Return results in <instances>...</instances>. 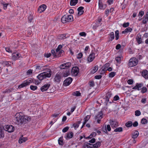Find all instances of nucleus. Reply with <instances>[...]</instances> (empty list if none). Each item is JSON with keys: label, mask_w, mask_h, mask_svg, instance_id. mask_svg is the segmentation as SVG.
I'll return each instance as SVG.
<instances>
[{"label": "nucleus", "mask_w": 148, "mask_h": 148, "mask_svg": "<svg viewBox=\"0 0 148 148\" xmlns=\"http://www.w3.org/2000/svg\"><path fill=\"white\" fill-rule=\"evenodd\" d=\"M73 136V133L72 132H68L66 134V137L69 138H72Z\"/></svg>", "instance_id": "nucleus-28"}, {"label": "nucleus", "mask_w": 148, "mask_h": 148, "mask_svg": "<svg viewBox=\"0 0 148 148\" xmlns=\"http://www.w3.org/2000/svg\"><path fill=\"white\" fill-rule=\"evenodd\" d=\"M101 142L100 141H98L95 144L92 145V148H98L101 145Z\"/></svg>", "instance_id": "nucleus-22"}, {"label": "nucleus", "mask_w": 148, "mask_h": 148, "mask_svg": "<svg viewBox=\"0 0 148 148\" xmlns=\"http://www.w3.org/2000/svg\"><path fill=\"white\" fill-rule=\"evenodd\" d=\"M9 62L8 61H2V62H1V63L2 64L4 65V66H6L8 67L10 65Z\"/></svg>", "instance_id": "nucleus-34"}, {"label": "nucleus", "mask_w": 148, "mask_h": 148, "mask_svg": "<svg viewBox=\"0 0 148 148\" xmlns=\"http://www.w3.org/2000/svg\"><path fill=\"white\" fill-rule=\"evenodd\" d=\"M76 108V106H74L72 107L71 108V113H72L75 110Z\"/></svg>", "instance_id": "nucleus-63"}, {"label": "nucleus", "mask_w": 148, "mask_h": 148, "mask_svg": "<svg viewBox=\"0 0 148 148\" xmlns=\"http://www.w3.org/2000/svg\"><path fill=\"white\" fill-rule=\"evenodd\" d=\"M132 125L134 127H136L138 125V123L137 121H135L132 124Z\"/></svg>", "instance_id": "nucleus-59"}, {"label": "nucleus", "mask_w": 148, "mask_h": 148, "mask_svg": "<svg viewBox=\"0 0 148 148\" xmlns=\"http://www.w3.org/2000/svg\"><path fill=\"white\" fill-rule=\"evenodd\" d=\"M102 118V112H99V114H98L97 116H95V119H101Z\"/></svg>", "instance_id": "nucleus-30"}, {"label": "nucleus", "mask_w": 148, "mask_h": 148, "mask_svg": "<svg viewBox=\"0 0 148 148\" xmlns=\"http://www.w3.org/2000/svg\"><path fill=\"white\" fill-rule=\"evenodd\" d=\"M79 71V68L78 67H73L71 70V73L74 75L77 76Z\"/></svg>", "instance_id": "nucleus-10"}, {"label": "nucleus", "mask_w": 148, "mask_h": 148, "mask_svg": "<svg viewBox=\"0 0 148 148\" xmlns=\"http://www.w3.org/2000/svg\"><path fill=\"white\" fill-rule=\"evenodd\" d=\"M143 86V84L142 83H137L136 86L133 87L132 89L134 90L137 89L138 90H139L141 89V88Z\"/></svg>", "instance_id": "nucleus-15"}, {"label": "nucleus", "mask_w": 148, "mask_h": 148, "mask_svg": "<svg viewBox=\"0 0 148 148\" xmlns=\"http://www.w3.org/2000/svg\"><path fill=\"white\" fill-rule=\"evenodd\" d=\"M122 56L120 57L119 56H117L115 58V60L116 62L119 64H120L121 60V57ZM123 58V57H122Z\"/></svg>", "instance_id": "nucleus-31"}, {"label": "nucleus", "mask_w": 148, "mask_h": 148, "mask_svg": "<svg viewBox=\"0 0 148 148\" xmlns=\"http://www.w3.org/2000/svg\"><path fill=\"white\" fill-rule=\"evenodd\" d=\"M69 127H66L64 128L63 129V130H62V131L64 133L66 132L67 131L69 130Z\"/></svg>", "instance_id": "nucleus-52"}, {"label": "nucleus", "mask_w": 148, "mask_h": 148, "mask_svg": "<svg viewBox=\"0 0 148 148\" xmlns=\"http://www.w3.org/2000/svg\"><path fill=\"white\" fill-rule=\"evenodd\" d=\"M116 75V72H112L110 73L109 75V77H113Z\"/></svg>", "instance_id": "nucleus-44"}, {"label": "nucleus", "mask_w": 148, "mask_h": 148, "mask_svg": "<svg viewBox=\"0 0 148 148\" xmlns=\"http://www.w3.org/2000/svg\"><path fill=\"white\" fill-rule=\"evenodd\" d=\"M43 67H41L39 65H37L36 66V69L42 70L43 69Z\"/></svg>", "instance_id": "nucleus-61"}, {"label": "nucleus", "mask_w": 148, "mask_h": 148, "mask_svg": "<svg viewBox=\"0 0 148 148\" xmlns=\"http://www.w3.org/2000/svg\"><path fill=\"white\" fill-rule=\"evenodd\" d=\"M81 123V121H79L75 123H74L73 124V126L74 128L75 129H76L79 126V124Z\"/></svg>", "instance_id": "nucleus-27"}, {"label": "nucleus", "mask_w": 148, "mask_h": 148, "mask_svg": "<svg viewBox=\"0 0 148 148\" xmlns=\"http://www.w3.org/2000/svg\"><path fill=\"white\" fill-rule=\"evenodd\" d=\"M30 88L31 90L34 91L37 89L38 87L36 86L31 85L30 86Z\"/></svg>", "instance_id": "nucleus-42"}, {"label": "nucleus", "mask_w": 148, "mask_h": 148, "mask_svg": "<svg viewBox=\"0 0 148 148\" xmlns=\"http://www.w3.org/2000/svg\"><path fill=\"white\" fill-rule=\"evenodd\" d=\"M78 0H71L70 4L71 5H75L77 3Z\"/></svg>", "instance_id": "nucleus-33"}, {"label": "nucleus", "mask_w": 148, "mask_h": 148, "mask_svg": "<svg viewBox=\"0 0 148 148\" xmlns=\"http://www.w3.org/2000/svg\"><path fill=\"white\" fill-rule=\"evenodd\" d=\"M135 115L136 116H140L141 114V112L139 110H136L135 112Z\"/></svg>", "instance_id": "nucleus-48"}, {"label": "nucleus", "mask_w": 148, "mask_h": 148, "mask_svg": "<svg viewBox=\"0 0 148 148\" xmlns=\"http://www.w3.org/2000/svg\"><path fill=\"white\" fill-rule=\"evenodd\" d=\"M89 49V47L88 46H86L84 50V52L85 53V54L87 55V53L88 52V50Z\"/></svg>", "instance_id": "nucleus-51"}, {"label": "nucleus", "mask_w": 148, "mask_h": 148, "mask_svg": "<svg viewBox=\"0 0 148 148\" xmlns=\"http://www.w3.org/2000/svg\"><path fill=\"white\" fill-rule=\"evenodd\" d=\"M106 128L107 130V131H108L109 132L111 130V128L110 127V125H108L106 127Z\"/></svg>", "instance_id": "nucleus-58"}, {"label": "nucleus", "mask_w": 148, "mask_h": 148, "mask_svg": "<svg viewBox=\"0 0 148 148\" xmlns=\"http://www.w3.org/2000/svg\"><path fill=\"white\" fill-rule=\"evenodd\" d=\"M98 5L99 8L101 10H104L106 8L107 6L106 4H103L102 0H99Z\"/></svg>", "instance_id": "nucleus-14"}, {"label": "nucleus", "mask_w": 148, "mask_h": 148, "mask_svg": "<svg viewBox=\"0 0 148 148\" xmlns=\"http://www.w3.org/2000/svg\"><path fill=\"white\" fill-rule=\"evenodd\" d=\"M119 99V97L118 95H115L114 97V101H117Z\"/></svg>", "instance_id": "nucleus-56"}, {"label": "nucleus", "mask_w": 148, "mask_h": 148, "mask_svg": "<svg viewBox=\"0 0 148 148\" xmlns=\"http://www.w3.org/2000/svg\"><path fill=\"white\" fill-rule=\"evenodd\" d=\"M70 74L69 69H66L65 72L62 73V76L63 77H66L69 75Z\"/></svg>", "instance_id": "nucleus-23"}, {"label": "nucleus", "mask_w": 148, "mask_h": 148, "mask_svg": "<svg viewBox=\"0 0 148 148\" xmlns=\"http://www.w3.org/2000/svg\"><path fill=\"white\" fill-rule=\"evenodd\" d=\"M5 49L6 51L9 53H12V51L11 49H10V48L8 47H5Z\"/></svg>", "instance_id": "nucleus-54"}, {"label": "nucleus", "mask_w": 148, "mask_h": 148, "mask_svg": "<svg viewBox=\"0 0 148 148\" xmlns=\"http://www.w3.org/2000/svg\"><path fill=\"white\" fill-rule=\"evenodd\" d=\"M102 77V76L100 75H97L95 76L94 77L95 79H100Z\"/></svg>", "instance_id": "nucleus-53"}, {"label": "nucleus", "mask_w": 148, "mask_h": 148, "mask_svg": "<svg viewBox=\"0 0 148 148\" xmlns=\"http://www.w3.org/2000/svg\"><path fill=\"white\" fill-rule=\"evenodd\" d=\"M73 80L72 78L69 77L67 78L64 81V86H67L69 85L71 83Z\"/></svg>", "instance_id": "nucleus-11"}, {"label": "nucleus", "mask_w": 148, "mask_h": 148, "mask_svg": "<svg viewBox=\"0 0 148 148\" xmlns=\"http://www.w3.org/2000/svg\"><path fill=\"white\" fill-rule=\"evenodd\" d=\"M132 30V29L130 27H128L126 28L124 31H122V34H125L127 33L131 32Z\"/></svg>", "instance_id": "nucleus-24"}, {"label": "nucleus", "mask_w": 148, "mask_h": 148, "mask_svg": "<svg viewBox=\"0 0 148 148\" xmlns=\"http://www.w3.org/2000/svg\"><path fill=\"white\" fill-rule=\"evenodd\" d=\"M130 23L129 22L124 23L123 25V26L124 27H126L129 26Z\"/></svg>", "instance_id": "nucleus-50"}, {"label": "nucleus", "mask_w": 148, "mask_h": 148, "mask_svg": "<svg viewBox=\"0 0 148 148\" xmlns=\"http://www.w3.org/2000/svg\"><path fill=\"white\" fill-rule=\"evenodd\" d=\"M133 81L132 79H129L127 81V82L129 84H132L133 83Z\"/></svg>", "instance_id": "nucleus-57"}, {"label": "nucleus", "mask_w": 148, "mask_h": 148, "mask_svg": "<svg viewBox=\"0 0 148 148\" xmlns=\"http://www.w3.org/2000/svg\"><path fill=\"white\" fill-rule=\"evenodd\" d=\"M98 66L97 65L95 66L90 71V73L94 74L98 70Z\"/></svg>", "instance_id": "nucleus-25"}, {"label": "nucleus", "mask_w": 148, "mask_h": 148, "mask_svg": "<svg viewBox=\"0 0 148 148\" xmlns=\"http://www.w3.org/2000/svg\"><path fill=\"white\" fill-rule=\"evenodd\" d=\"M148 21V18L144 16L142 23L143 24H146Z\"/></svg>", "instance_id": "nucleus-40"}, {"label": "nucleus", "mask_w": 148, "mask_h": 148, "mask_svg": "<svg viewBox=\"0 0 148 148\" xmlns=\"http://www.w3.org/2000/svg\"><path fill=\"white\" fill-rule=\"evenodd\" d=\"M3 128L5 131L10 133L13 132L15 130L14 127L12 125H6Z\"/></svg>", "instance_id": "nucleus-6"}, {"label": "nucleus", "mask_w": 148, "mask_h": 148, "mask_svg": "<svg viewBox=\"0 0 148 148\" xmlns=\"http://www.w3.org/2000/svg\"><path fill=\"white\" fill-rule=\"evenodd\" d=\"M14 117L15 123L19 125H21L23 123L29 122L31 120L30 116L25 115L22 112L17 113L15 115Z\"/></svg>", "instance_id": "nucleus-1"}, {"label": "nucleus", "mask_w": 148, "mask_h": 148, "mask_svg": "<svg viewBox=\"0 0 148 148\" xmlns=\"http://www.w3.org/2000/svg\"><path fill=\"white\" fill-rule=\"evenodd\" d=\"M136 39L139 44L141 43L142 42L141 36L140 34H138L137 35L136 38Z\"/></svg>", "instance_id": "nucleus-18"}, {"label": "nucleus", "mask_w": 148, "mask_h": 148, "mask_svg": "<svg viewBox=\"0 0 148 148\" xmlns=\"http://www.w3.org/2000/svg\"><path fill=\"white\" fill-rule=\"evenodd\" d=\"M73 17L72 15H64L61 18V21L63 23L70 22L73 21Z\"/></svg>", "instance_id": "nucleus-3"}, {"label": "nucleus", "mask_w": 148, "mask_h": 148, "mask_svg": "<svg viewBox=\"0 0 148 148\" xmlns=\"http://www.w3.org/2000/svg\"><path fill=\"white\" fill-rule=\"evenodd\" d=\"M46 6L45 4H42L38 8V11L39 13H41L44 11L46 8Z\"/></svg>", "instance_id": "nucleus-16"}, {"label": "nucleus", "mask_w": 148, "mask_h": 148, "mask_svg": "<svg viewBox=\"0 0 148 148\" xmlns=\"http://www.w3.org/2000/svg\"><path fill=\"white\" fill-rule=\"evenodd\" d=\"M102 130L103 131L105 134H108V133L107 132L106 125H103L102 128Z\"/></svg>", "instance_id": "nucleus-36"}, {"label": "nucleus", "mask_w": 148, "mask_h": 148, "mask_svg": "<svg viewBox=\"0 0 148 148\" xmlns=\"http://www.w3.org/2000/svg\"><path fill=\"white\" fill-rule=\"evenodd\" d=\"M61 74H60V73H57L54 78V81L55 82L59 83L61 81V79L62 77Z\"/></svg>", "instance_id": "nucleus-12"}, {"label": "nucleus", "mask_w": 148, "mask_h": 148, "mask_svg": "<svg viewBox=\"0 0 148 148\" xmlns=\"http://www.w3.org/2000/svg\"><path fill=\"white\" fill-rule=\"evenodd\" d=\"M92 56H88V61L89 62H91L95 58L94 56L93 57Z\"/></svg>", "instance_id": "nucleus-46"}, {"label": "nucleus", "mask_w": 148, "mask_h": 148, "mask_svg": "<svg viewBox=\"0 0 148 148\" xmlns=\"http://www.w3.org/2000/svg\"><path fill=\"white\" fill-rule=\"evenodd\" d=\"M147 122V121L146 119L145 118H143L142 119L141 121V123L142 124H145Z\"/></svg>", "instance_id": "nucleus-49"}, {"label": "nucleus", "mask_w": 148, "mask_h": 148, "mask_svg": "<svg viewBox=\"0 0 148 148\" xmlns=\"http://www.w3.org/2000/svg\"><path fill=\"white\" fill-rule=\"evenodd\" d=\"M4 137L3 131L0 128V138H3Z\"/></svg>", "instance_id": "nucleus-41"}, {"label": "nucleus", "mask_w": 148, "mask_h": 148, "mask_svg": "<svg viewBox=\"0 0 148 148\" xmlns=\"http://www.w3.org/2000/svg\"><path fill=\"white\" fill-rule=\"evenodd\" d=\"M141 92L142 93H145L147 91V89L145 87H143L142 88H141Z\"/></svg>", "instance_id": "nucleus-45"}, {"label": "nucleus", "mask_w": 148, "mask_h": 148, "mask_svg": "<svg viewBox=\"0 0 148 148\" xmlns=\"http://www.w3.org/2000/svg\"><path fill=\"white\" fill-rule=\"evenodd\" d=\"M72 94L73 95L76 96H80L81 95L80 93L78 91H76L73 92Z\"/></svg>", "instance_id": "nucleus-43"}, {"label": "nucleus", "mask_w": 148, "mask_h": 148, "mask_svg": "<svg viewBox=\"0 0 148 148\" xmlns=\"http://www.w3.org/2000/svg\"><path fill=\"white\" fill-rule=\"evenodd\" d=\"M112 95L111 92H108L105 96L106 98V102L107 103L109 101V99L111 97V95Z\"/></svg>", "instance_id": "nucleus-19"}, {"label": "nucleus", "mask_w": 148, "mask_h": 148, "mask_svg": "<svg viewBox=\"0 0 148 148\" xmlns=\"http://www.w3.org/2000/svg\"><path fill=\"white\" fill-rule=\"evenodd\" d=\"M138 62V60L137 58L133 57L130 60L128 64V66L129 67H133L137 65Z\"/></svg>", "instance_id": "nucleus-4"}, {"label": "nucleus", "mask_w": 148, "mask_h": 148, "mask_svg": "<svg viewBox=\"0 0 148 148\" xmlns=\"http://www.w3.org/2000/svg\"><path fill=\"white\" fill-rule=\"evenodd\" d=\"M96 141V139L95 138H92L91 140H89V142L90 143H94Z\"/></svg>", "instance_id": "nucleus-55"}, {"label": "nucleus", "mask_w": 148, "mask_h": 148, "mask_svg": "<svg viewBox=\"0 0 148 148\" xmlns=\"http://www.w3.org/2000/svg\"><path fill=\"white\" fill-rule=\"evenodd\" d=\"M58 143L60 145H63L64 144L63 140V137L62 136L60 137L58 140Z\"/></svg>", "instance_id": "nucleus-29"}, {"label": "nucleus", "mask_w": 148, "mask_h": 148, "mask_svg": "<svg viewBox=\"0 0 148 148\" xmlns=\"http://www.w3.org/2000/svg\"><path fill=\"white\" fill-rule=\"evenodd\" d=\"M110 37V40L112 41L114 38V35L113 32H111L109 34Z\"/></svg>", "instance_id": "nucleus-37"}, {"label": "nucleus", "mask_w": 148, "mask_h": 148, "mask_svg": "<svg viewBox=\"0 0 148 148\" xmlns=\"http://www.w3.org/2000/svg\"><path fill=\"white\" fill-rule=\"evenodd\" d=\"M143 76L146 79H148V71L146 70H143L142 74Z\"/></svg>", "instance_id": "nucleus-21"}, {"label": "nucleus", "mask_w": 148, "mask_h": 148, "mask_svg": "<svg viewBox=\"0 0 148 148\" xmlns=\"http://www.w3.org/2000/svg\"><path fill=\"white\" fill-rule=\"evenodd\" d=\"M11 58L14 61L18 59L20 57L19 56H10Z\"/></svg>", "instance_id": "nucleus-47"}, {"label": "nucleus", "mask_w": 148, "mask_h": 148, "mask_svg": "<svg viewBox=\"0 0 148 148\" xmlns=\"http://www.w3.org/2000/svg\"><path fill=\"white\" fill-rule=\"evenodd\" d=\"M33 82V80L32 79H28L23 81V82L18 86V88H21L24 87Z\"/></svg>", "instance_id": "nucleus-5"}, {"label": "nucleus", "mask_w": 148, "mask_h": 148, "mask_svg": "<svg viewBox=\"0 0 148 148\" xmlns=\"http://www.w3.org/2000/svg\"><path fill=\"white\" fill-rule=\"evenodd\" d=\"M115 40H118L119 37V30H116L115 32Z\"/></svg>", "instance_id": "nucleus-39"}, {"label": "nucleus", "mask_w": 148, "mask_h": 148, "mask_svg": "<svg viewBox=\"0 0 148 148\" xmlns=\"http://www.w3.org/2000/svg\"><path fill=\"white\" fill-rule=\"evenodd\" d=\"M32 71L31 69L29 70L27 72V75H29L31 74L32 73Z\"/></svg>", "instance_id": "nucleus-64"}, {"label": "nucleus", "mask_w": 148, "mask_h": 148, "mask_svg": "<svg viewBox=\"0 0 148 148\" xmlns=\"http://www.w3.org/2000/svg\"><path fill=\"white\" fill-rule=\"evenodd\" d=\"M60 45L58 46L56 49V54L60 55H63V54L64 53V51L63 50L61 49L63 47L62 45Z\"/></svg>", "instance_id": "nucleus-7"}, {"label": "nucleus", "mask_w": 148, "mask_h": 148, "mask_svg": "<svg viewBox=\"0 0 148 148\" xmlns=\"http://www.w3.org/2000/svg\"><path fill=\"white\" fill-rule=\"evenodd\" d=\"M132 125V123L131 121H128L125 124V126L127 127H131Z\"/></svg>", "instance_id": "nucleus-38"}, {"label": "nucleus", "mask_w": 148, "mask_h": 148, "mask_svg": "<svg viewBox=\"0 0 148 148\" xmlns=\"http://www.w3.org/2000/svg\"><path fill=\"white\" fill-rule=\"evenodd\" d=\"M139 132L138 131H135L132 135V137L134 139L137 138L139 135Z\"/></svg>", "instance_id": "nucleus-26"}, {"label": "nucleus", "mask_w": 148, "mask_h": 148, "mask_svg": "<svg viewBox=\"0 0 148 148\" xmlns=\"http://www.w3.org/2000/svg\"><path fill=\"white\" fill-rule=\"evenodd\" d=\"M79 34L81 36H85L86 35V33L84 32L80 33Z\"/></svg>", "instance_id": "nucleus-60"}, {"label": "nucleus", "mask_w": 148, "mask_h": 148, "mask_svg": "<svg viewBox=\"0 0 148 148\" xmlns=\"http://www.w3.org/2000/svg\"><path fill=\"white\" fill-rule=\"evenodd\" d=\"M84 9V7L82 6H80L78 8L77 11H78V13L77 14L78 15H81L83 14L84 12V11L83 10Z\"/></svg>", "instance_id": "nucleus-20"}, {"label": "nucleus", "mask_w": 148, "mask_h": 148, "mask_svg": "<svg viewBox=\"0 0 148 148\" xmlns=\"http://www.w3.org/2000/svg\"><path fill=\"white\" fill-rule=\"evenodd\" d=\"M110 124L111 127L113 128H116L119 125L118 122L115 120H110Z\"/></svg>", "instance_id": "nucleus-9"}, {"label": "nucleus", "mask_w": 148, "mask_h": 148, "mask_svg": "<svg viewBox=\"0 0 148 148\" xmlns=\"http://www.w3.org/2000/svg\"><path fill=\"white\" fill-rule=\"evenodd\" d=\"M14 90L12 88H10L9 89H6L4 91H3V93L4 94L5 93H10L12 91Z\"/></svg>", "instance_id": "nucleus-35"}, {"label": "nucleus", "mask_w": 148, "mask_h": 148, "mask_svg": "<svg viewBox=\"0 0 148 148\" xmlns=\"http://www.w3.org/2000/svg\"><path fill=\"white\" fill-rule=\"evenodd\" d=\"M69 35L68 34H64L58 35L57 37L59 39L62 40L68 38L69 37Z\"/></svg>", "instance_id": "nucleus-13"}, {"label": "nucleus", "mask_w": 148, "mask_h": 148, "mask_svg": "<svg viewBox=\"0 0 148 148\" xmlns=\"http://www.w3.org/2000/svg\"><path fill=\"white\" fill-rule=\"evenodd\" d=\"M123 131V129L121 127L116 128L114 130V132H121Z\"/></svg>", "instance_id": "nucleus-32"}, {"label": "nucleus", "mask_w": 148, "mask_h": 148, "mask_svg": "<svg viewBox=\"0 0 148 148\" xmlns=\"http://www.w3.org/2000/svg\"><path fill=\"white\" fill-rule=\"evenodd\" d=\"M141 103H145L146 102V99L144 98L142 99L141 100Z\"/></svg>", "instance_id": "nucleus-62"}, {"label": "nucleus", "mask_w": 148, "mask_h": 148, "mask_svg": "<svg viewBox=\"0 0 148 148\" xmlns=\"http://www.w3.org/2000/svg\"><path fill=\"white\" fill-rule=\"evenodd\" d=\"M50 86V84L47 83L44 85L40 88V90L42 91H44L47 90Z\"/></svg>", "instance_id": "nucleus-17"}, {"label": "nucleus", "mask_w": 148, "mask_h": 148, "mask_svg": "<svg viewBox=\"0 0 148 148\" xmlns=\"http://www.w3.org/2000/svg\"><path fill=\"white\" fill-rule=\"evenodd\" d=\"M71 64L70 62H67L61 64L60 66V68L61 69H69V68L71 66Z\"/></svg>", "instance_id": "nucleus-8"}, {"label": "nucleus", "mask_w": 148, "mask_h": 148, "mask_svg": "<svg viewBox=\"0 0 148 148\" xmlns=\"http://www.w3.org/2000/svg\"><path fill=\"white\" fill-rule=\"evenodd\" d=\"M51 75V72L49 69L47 72H44L38 75L37 77L38 79L40 81L42 80L46 77H50Z\"/></svg>", "instance_id": "nucleus-2"}]
</instances>
